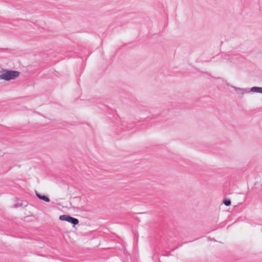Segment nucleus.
<instances>
[{"mask_svg": "<svg viewBox=\"0 0 262 262\" xmlns=\"http://www.w3.org/2000/svg\"><path fill=\"white\" fill-rule=\"evenodd\" d=\"M232 88L234 89L237 94H241L242 95H244L245 94L249 93L250 92V89L249 88H239L235 86H232Z\"/></svg>", "mask_w": 262, "mask_h": 262, "instance_id": "obj_3", "label": "nucleus"}, {"mask_svg": "<svg viewBox=\"0 0 262 262\" xmlns=\"http://www.w3.org/2000/svg\"><path fill=\"white\" fill-rule=\"evenodd\" d=\"M36 195L38 199H39L45 202H50L49 198L46 195H41L40 193H38L37 191H36Z\"/></svg>", "mask_w": 262, "mask_h": 262, "instance_id": "obj_4", "label": "nucleus"}, {"mask_svg": "<svg viewBox=\"0 0 262 262\" xmlns=\"http://www.w3.org/2000/svg\"><path fill=\"white\" fill-rule=\"evenodd\" d=\"M59 219L61 221H67L69 223H70L74 225H77L79 223V221L77 219L74 218L72 216H71L69 215H62L59 217Z\"/></svg>", "mask_w": 262, "mask_h": 262, "instance_id": "obj_2", "label": "nucleus"}, {"mask_svg": "<svg viewBox=\"0 0 262 262\" xmlns=\"http://www.w3.org/2000/svg\"><path fill=\"white\" fill-rule=\"evenodd\" d=\"M250 91L253 93H259L262 94V87L254 86L250 89Z\"/></svg>", "mask_w": 262, "mask_h": 262, "instance_id": "obj_5", "label": "nucleus"}, {"mask_svg": "<svg viewBox=\"0 0 262 262\" xmlns=\"http://www.w3.org/2000/svg\"><path fill=\"white\" fill-rule=\"evenodd\" d=\"M223 203L225 204V205L228 206L230 205L231 201L230 200L225 199L224 200Z\"/></svg>", "mask_w": 262, "mask_h": 262, "instance_id": "obj_6", "label": "nucleus"}, {"mask_svg": "<svg viewBox=\"0 0 262 262\" xmlns=\"http://www.w3.org/2000/svg\"><path fill=\"white\" fill-rule=\"evenodd\" d=\"M19 75V72L16 71H5L0 74V79L10 80L14 79Z\"/></svg>", "mask_w": 262, "mask_h": 262, "instance_id": "obj_1", "label": "nucleus"}]
</instances>
